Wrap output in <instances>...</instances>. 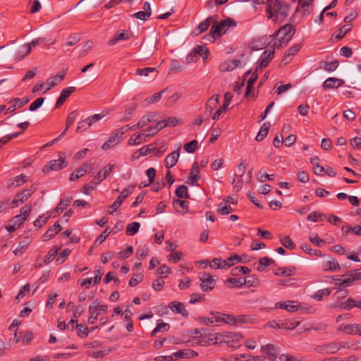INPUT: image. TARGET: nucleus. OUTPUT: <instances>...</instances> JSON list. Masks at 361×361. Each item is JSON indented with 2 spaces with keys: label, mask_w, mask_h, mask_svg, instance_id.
<instances>
[{
  "label": "nucleus",
  "mask_w": 361,
  "mask_h": 361,
  "mask_svg": "<svg viewBox=\"0 0 361 361\" xmlns=\"http://www.w3.org/2000/svg\"><path fill=\"white\" fill-rule=\"evenodd\" d=\"M267 17L274 21L283 20L288 14L289 5L283 0H266Z\"/></svg>",
  "instance_id": "nucleus-1"
},
{
  "label": "nucleus",
  "mask_w": 361,
  "mask_h": 361,
  "mask_svg": "<svg viewBox=\"0 0 361 361\" xmlns=\"http://www.w3.org/2000/svg\"><path fill=\"white\" fill-rule=\"evenodd\" d=\"M295 32V27L291 24H286L280 27L277 32L269 35V37L273 40L277 37L278 42H275L273 44L274 48L280 49L283 45H286L291 39Z\"/></svg>",
  "instance_id": "nucleus-2"
},
{
  "label": "nucleus",
  "mask_w": 361,
  "mask_h": 361,
  "mask_svg": "<svg viewBox=\"0 0 361 361\" xmlns=\"http://www.w3.org/2000/svg\"><path fill=\"white\" fill-rule=\"evenodd\" d=\"M236 26V22L231 18H226L220 22L214 21L209 30V35L212 37L215 38L220 37L231 27Z\"/></svg>",
  "instance_id": "nucleus-3"
},
{
  "label": "nucleus",
  "mask_w": 361,
  "mask_h": 361,
  "mask_svg": "<svg viewBox=\"0 0 361 361\" xmlns=\"http://www.w3.org/2000/svg\"><path fill=\"white\" fill-rule=\"evenodd\" d=\"M108 307L106 305H99L97 300L94 301L89 307L90 316L87 322L94 324L98 318L100 312H106Z\"/></svg>",
  "instance_id": "nucleus-4"
},
{
  "label": "nucleus",
  "mask_w": 361,
  "mask_h": 361,
  "mask_svg": "<svg viewBox=\"0 0 361 361\" xmlns=\"http://www.w3.org/2000/svg\"><path fill=\"white\" fill-rule=\"evenodd\" d=\"M32 210V207L30 204H27L24 205L20 209V214L15 216L11 221V223L16 225L18 228H19L24 221L29 216Z\"/></svg>",
  "instance_id": "nucleus-5"
},
{
  "label": "nucleus",
  "mask_w": 361,
  "mask_h": 361,
  "mask_svg": "<svg viewBox=\"0 0 361 361\" xmlns=\"http://www.w3.org/2000/svg\"><path fill=\"white\" fill-rule=\"evenodd\" d=\"M35 190L36 188L33 186H31L30 188L17 193L11 202L13 204L12 207H16L19 204L24 203L35 192Z\"/></svg>",
  "instance_id": "nucleus-6"
},
{
  "label": "nucleus",
  "mask_w": 361,
  "mask_h": 361,
  "mask_svg": "<svg viewBox=\"0 0 361 361\" xmlns=\"http://www.w3.org/2000/svg\"><path fill=\"white\" fill-rule=\"evenodd\" d=\"M342 345L337 342H331L324 345H319L315 350L320 354H334L339 351Z\"/></svg>",
  "instance_id": "nucleus-7"
},
{
  "label": "nucleus",
  "mask_w": 361,
  "mask_h": 361,
  "mask_svg": "<svg viewBox=\"0 0 361 361\" xmlns=\"http://www.w3.org/2000/svg\"><path fill=\"white\" fill-rule=\"evenodd\" d=\"M67 166V162L65 159L60 157L58 159L51 160L47 165H45L42 171L44 173H48L51 170H59Z\"/></svg>",
  "instance_id": "nucleus-8"
},
{
  "label": "nucleus",
  "mask_w": 361,
  "mask_h": 361,
  "mask_svg": "<svg viewBox=\"0 0 361 361\" xmlns=\"http://www.w3.org/2000/svg\"><path fill=\"white\" fill-rule=\"evenodd\" d=\"M200 279L201 281L200 288L203 291H210L214 288V281L210 274L203 272Z\"/></svg>",
  "instance_id": "nucleus-9"
},
{
  "label": "nucleus",
  "mask_w": 361,
  "mask_h": 361,
  "mask_svg": "<svg viewBox=\"0 0 361 361\" xmlns=\"http://www.w3.org/2000/svg\"><path fill=\"white\" fill-rule=\"evenodd\" d=\"M322 268L325 271H336L340 269V265L334 258L328 256L322 262Z\"/></svg>",
  "instance_id": "nucleus-10"
},
{
  "label": "nucleus",
  "mask_w": 361,
  "mask_h": 361,
  "mask_svg": "<svg viewBox=\"0 0 361 361\" xmlns=\"http://www.w3.org/2000/svg\"><path fill=\"white\" fill-rule=\"evenodd\" d=\"M300 44H295L292 45L285 53L283 59H281V64L286 65L288 64L293 59V56L295 55L299 50L301 49Z\"/></svg>",
  "instance_id": "nucleus-11"
},
{
  "label": "nucleus",
  "mask_w": 361,
  "mask_h": 361,
  "mask_svg": "<svg viewBox=\"0 0 361 361\" xmlns=\"http://www.w3.org/2000/svg\"><path fill=\"white\" fill-rule=\"evenodd\" d=\"M217 19V16H212L210 17H208L205 20H204L202 22H201L198 26L194 30L193 32L195 35H199L206 31L212 23H214Z\"/></svg>",
  "instance_id": "nucleus-12"
},
{
  "label": "nucleus",
  "mask_w": 361,
  "mask_h": 361,
  "mask_svg": "<svg viewBox=\"0 0 361 361\" xmlns=\"http://www.w3.org/2000/svg\"><path fill=\"white\" fill-rule=\"evenodd\" d=\"M262 351L265 354V358L274 361L279 355V349L272 344H267L262 347Z\"/></svg>",
  "instance_id": "nucleus-13"
},
{
  "label": "nucleus",
  "mask_w": 361,
  "mask_h": 361,
  "mask_svg": "<svg viewBox=\"0 0 361 361\" xmlns=\"http://www.w3.org/2000/svg\"><path fill=\"white\" fill-rule=\"evenodd\" d=\"M314 0H298V6L296 11L302 12L303 15H309L312 11V3Z\"/></svg>",
  "instance_id": "nucleus-14"
},
{
  "label": "nucleus",
  "mask_w": 361,
  "mask_h": 361,
  "mask_svg": "<svg viewBox=\"0 0 361 361\" xmlns=\"http://www.w3.org/2000/svg\"><path fill=\"white\" fill-rule=\"evenodd\" d=\"M114 167V164H109L104 166L99 173L95 176L94 180L96 182H94V185H97L102 181H103L105 178H106L110 173H111Z\"/></svg>",
  "instance_id": "nucleus-15"
},
{
  "label": "nucleus",
  "mask_w": 361,
  "mask_h": 361,
  "mask_svg": "<svg viewBox=\"0 0 361 361\" xmlns=\"http://www.w3.org/2000/svg\"><path fill=\"white\" fill-rule=\"evenodd\" d=\"M274 54V47L271 50H269V53L267 54V51H264L262 54L261 55L259 61H258V65L257 67L258 68L262 69L265 67H267L270 62V61L272 59Z\"/></svg>",
  "instance_id": "nucleus-16"
},
{
  "label": "nucleus",
  "mask_w": 361,
  "mask_h": 361,
  "mask_svg": "<svg viewBox=\"0 0 361 361\" xmlns=\"http://www.w3.org/2000/svg\"><path fill=\"white\" fill-rule=\"evenodd\" d=\"M130 194L129 189L126 188L123 190L119 196L116 198V200L110 205V208L113 209V211L109 212L110 214H112L114 211H116L123 202L125 199Z\"/></svg>",
  "instance_id": "nucleus-17"
},
{
  "label": "nucleus",
  "mask_w": 361,
  "mask_h": 361,
  "mask_svg": "<svg viewBox=\"0 0 361 361\" xmlns=\"http://www.w3.org/2000/svg\"><path fill=\"white\" fill-rule=\"evenodd\" d=\"M200 169L197 162L193 164L188 176V183L191 185H197V180L200 179Z\"/></svg>",
  "instance_id": "nucleus-18"
},
{
  "label": "nucleus",
  "mask_w": 361,
  "mask_h": 361,
  "mask_svg": "<svg viewBox=\"0 0 361 361\" xmlns=\"http://www.w3.org/2000/svg\"><path fill=\"white\" fill-rule=\"evenodd\" d=\"M170 310L176 314H181L183 317H188L189 314L185 310L184 305L178 301H173L169 304Z\"/></svg>",
  "instance_id": "nucleus-19"
},
{
  "label": "nucleus",
  "mask_w": 361,
  "mask_h": 361,
  "mask_svg": "<svg viewBox=\"0 0 361 361\" xmlns=\"http://www.w3.org/2000/svg\"><path fill=\"white\" fill-rule=\"evenodd\" d=\"M180 145L177 150L172 152L167 155L165 159V166L167 169L172 168L176 165L180 155Z\"/></svg>",
  "instance_id": "nucleus-20"
},
{
  "label": "nucleus",
  "mask_w": 361,
  "mask_h": 361,
  "mask_svg": "<svg viewBox=\"0 0 361 361\" xmlns=\"http://www.w3.org/2000/svg\"><path fill=\"white\" fill-rule=\"evenodd\" d=\"M121 140V139L114 132H113L109 137L108 140L102 145V149L103 150L111 149L117 145Z\"/></svg>",
  "instance_id": "nucleus-21"
},
{
  "label": "nucleus",
  "mask_w": 361,
  "mask_h": 361,
  "mask_svg": "<svg viewBox=\"0 0 361 361\" xmlns=\"http://www.w3.org/2000/svg\"><path fill=\"white\" fill-rule=\"evenodd\" d=\"M239 63L240 61L238 59L225 61L219 65V69L221 72L231 71L235 68Z\"/></svg>",
  "instance_id": "nucleus-22"
},
{
  "label": "nucleus",
  "mask_w": 361,
  "mask_h": 361,
  "mask_svg": "<svg viewBox=\"0 0 361 361\" xmlns=\"http://www.w3.org/2000/svg\"><path fill=\"white\" fill-rule=\"evenodd\" d=\"M344 84V81L341 79H338L336 78H329L326 79L322 87L324 90L331 89V88H338Z\"/></svg>",
  "instance_id": "nucleus-23"
},
{
  "label": "nucleus",
  "mask_w": 361,
  "mask_h": 361,
  "mask_svg": "<svg viewBox=\"0 0 361 361\" xmlns=\"http://www.w3.org/2000/svg\"><path fill=\"white\" fill-rule=\"evenodd\" d=\"M71 200L72 197L61 199L57 207L54 209V211L51 212L49 214H51V216L56 217L59 212H63L69 206V204L71 202Z\"/></svg>",
  "instance_id": "nucleus-24"
},
{
  "label": "nucleus",
  "mask_w": 361,
  "mask_h": 361,
  "mask_svg": "<svg viewBox=\"0 0 361 361\" xmlns=\"http://www.w3.org/2000/svg\"><path fill=\"white\" fill-rule=\"evenodd\" d=\"M64 77H65V73H61L59 75L49 78L46 81L47 87H46V90L44 92V93H45L47 91H49L50 89H51L54 86H56L59 82H60L64 79Z\"/></svg>",
  "instance_id": "nucleus-25"
},
{
  "label": "nucleus",
  "mask_w": 361,
  "mask_h": 361,
  "mask_svg": "<svg viewBox=\"0 0 361 361\" xmlns=\"http://www.w3.org/2000/svg\"><path fill=\"white\" fill-rule=\"evenodd\" d=\"M31 51V47L29 44L21 45L16 51L15 59L16 61H20L24 57L27 56Z\"/></svg>",
  "instance_id": "nucleus-26"
},
{
  "label": "nucleus",
  "mask_w": 361,
  "mask_h": 361,
  "mask_svg": "<svg viewBox=\"0 0 361 361\" xmlns=\"http://www.w3.org/2000/svg\"><path fill=\"white\" fill-rule=\"evenodd\" d=\"M142 11L135 13L133 16L137 19L146 20L151 16V8L149 2H145Z\"/></svg>",
  "instance_id": "nucleus-27"
},
{
  "label": "nucleus",
  "mask_w": 361,
  "mask_h": 361,
  "mask_svg": "<svg viewBox=\"0 0 361 361\" xmlns=\"http://www.w3.org/2000/svg\"><path fill=\"white\" fill-rule=\"evenodd\" d=\"M294 301L287 300L286 302H277L276 304V307L286 310L290 312H294L298 310L299 306L298 305H294Z\"/></svg>",
  "instance_id": "nucleus-28"
},
{
  "label": "nucleus",
  "mask_w": 361,
  "mask_h": 361,
  "mask_svg": "<svg viewBox=\"0 0 361 361\" xmlns=\"http://www.w3.org/2000/svg\"><path fill=\"white\" fill-rule=\"evenodd\" d=\"M61 230V226L58 222H56L50 227L43 235V240L46 241L52 238L56 233Z\"/></svg>",
  "instance_id": "nucleus-29"
},
{
  "label": "nucleus",
  "mask_w": 361,
  "mask_h": 361,
  "mask_svg": "<svg viewBox=\"0 0 361 361\" xmlns=\"http://www.w3.org/2000/svg\"><path fill=\"white\" fill-rule=\"evenodd\" d=\"M31 243V240L29 238H26L24 240L19 242L17 247L13 250V253L16 255H23L27 249L29 245Z\"/></svg>",
  "instance_id": "nucleus-30"
},
{
  "label": "nucleus",
  "mask_w": 361,
  "mask_h": 361,
  "mask_svg": "<svg viewBox=\"0 0 361 361\" xmlns=\"http://www.w3.org/2000/svg\"><path fill=\"white\" fill-rule=\"evenodd\" d=\"M27 178L26 176L20 174L16 176L14 179H11L8 180L7 184L8 188H14L20 186L22 183H26Z\"/></svg>",
  "instance_id": "nucleus-31"
},
{
  "label": "nucleus",
  "mask_w": 361,
  "mask_h": 361,
  "mask_svg": "<svg viewBox=\"0 0 361 361\" xmlns=\"http://www.w3.org/2000/svg\"><path fill=\"white\" fill-rule=\"evenodd\" d=\"M338 330L347 334H358V324L341 325Z\"/></svg>",
  "instance_id": "nucleus-32"
},
{
  "label": "nucleus",
  "mask_w": 361,
  "mask_h": 361,
  "mask_svg": "<svg viewBox=\"0 0 361 361\" xmlns=\"http://www.w3.org/2000/svg\"><path fill=\"white\" fill-rule=\"evenodd\" d=\"M242 261L241 257L237 255L233 254L225 260H224V265L225 266V269H227L228 267H231L235 264L240 262Z\"/></svg>",
  "instance_id": "nucleus-33"
},
{
  "label": "nucleus",
  "mask_w": 361,
  "mask_h": 361,
  "mask_svg": "<svg viewBox=\"0 0 361 361\" xmlns=\"http://www.w3.org/2000/svg\"><path fill=\"white\" fill-rule=\"evenodd\" d=\"M338 64L339 62L338 60H334L330 62L322 61L320 62V67L328 72H332L336 69V68L338 66Z\"/></svg>",
  "instance_id": "nucleus-34"
},
{
  "label": "nucleus",
  "mask_w": 361,
  "mask_h": 361,
  "mask_svg": "<svg viewBox=\"0 0 361 361\" xmlns=\"http://www.w3.org/2000/svg\"><path fill=\"white\" fill-rule=\"evenodd\" d=\"M154 118V114L153 113H149L145 116H143L140 121L137 123V128H142L147 126L152 120Z\"/></svg>",
  "instance_id": "nucleus-35"
},
{
  "label": "nucleus",
  "mask_w": 361,
  "mask_h": 361,
  "mask_svg": "<svg viewBox=\"0 0 361 361\" xmlns=\"http://www.w3.org/2000/svg\"><path fill=\"white\" fill-rule=\"evenodd\" d=\"M87 166L84 165L78 169H75L70 176V180L75 181L78 180L79 178L83 176L87 172Z\"/></svg>",
  "instance_id": "nucleus-36"
},
{
  "label": "nucleus",
  "mask_w": 361,
  "mask_h": 361,
  "mask_svg": "<svg viewBox=\"0 0 361 361\" xmlns=\"http://www.w3.org/2000/svg\"><path fill=\"white\" fill-rule=\"evenodd\" d=\"M146 175L148 177V182L147 183H141L139 185V187L144 188L149 186L151 183H152L154 180L155 176H156V170L154 168H149L146 171Z\"/></svg>",
  "instance_id": "nucleus-37"
},
{
  "label": "nucleus",
  "mask_w": 361,
  "mask_h": 361,
  "mask_svg": "<svg viewBox=\"0 0 361 361\" xmlns=\"http://www.w3.org/2000/svg\"><path fill=\"white\" fill-rule=\"evenodd\" d=\"M270 128V123L265 122L263 123L262 126L260 128L259 132L255 137V140L258 142L262 141L268 134L269 130Z\"/></svg>",
  "instance_id": "nucleus-38"
},
{
  "label": "nucleus",
  "mask_w": 361,
  "mask_h": 361,
  "mask_svg": "<svg viewBox=\"0 0 361 361\" xmlns=\"http://www.w3.org/2000/svg\"><path fill=\"white\" fill-rule=\"evenodd\" d=\"M258 67L256 68L255 72H253L250 76V78L247 80V90L245 92V96L247 97L253 87V85L256 80H257V73Z\"/></svg>",
  "instance_id": "nucleus-39"
},
{
  "label": "nucleus",
  "mask_w": 361,
  "mask_h": 361,
  "mask_svg": "<svg viewBox=\"0 0 361 361\" xmlns=\"http://www.w3.org/2000/svg\"><path fill=\"white\" fill-rule=\"evenodd\" d=\"M275 261L268 257H264L261 258L259 261V266L257 267V271H263L265 267L274 264Z\"/></svg>",
  "instance_id": "nucleus-40"
},
{
  "label": "nucleus",
  "mask_w": 361,
  "mask_h": 361,
  "mask_svg": "<svg viewBox=\"0 0 361 361\" xmlns=\"http://www.w3.org/2000/svg\"><path fill=\"white\" fill-rule=\"evenodd\" d=\"M233 211L231 205L226 202H222L218 205L217 212L221 215H227Z\"/></svg>",
  "instance_id": "nucleus-41"
},
{
  "label": "nucleus",
  "mask_w": 361,
  "mask_h": 361,
  "mask_svg": "<svg viewBox=\"0 0 361 361\" xmlns=\"http://www.w3.org/2000/svg\"><path fill=\"white\" fill-rule=\"evenodd\" d=\"M176 354L181 358H190L198 355L197 352L191 349L180 350L176 352Z\"/></svg>",
  "instance_id": "nucleus-42"
},
{
  "label": "nucleus",
  "mask_w": 361,
  "mask_h": 361,
  "mask_svg": "<svg viewBox=\"0 0 361 361\" xmlns=\"http://www.w3.org/2000/svg\"><path fill=\"white\" fill-rule=\"evenodd\" d=\"M140 224L139 222H133L126 226V233L127 235H134L139 230Z\"/></svg>",
  "instance_id": "nucleus-43"
},
{
  "label": "nucleus",
  "mask_w": 361,
  "mask_h": 361,
  "mask_svg": "<svg viewBox=\"0 0 361 361\" xmlns=\"http://www.w3.org/2000/svg\"><path fill=\"white\" fill-rule=\"evenodd\" d=\"M243 283L247 287H257L259 284V281L255 276L251 275L243 278Z\"/></svg>",
  "instance_id": "nucleus-44"
},
{
  "label": "nucleus",
  "mask_w": 361,
  "mask_h": 361,
  "mask_svg": "<svg viewBox=\"0 0 361 361\" xmlns=\"http://www.w3.org/2000/svg\"><path fill=\"white\" fill-rule=\"evenodd\" d=\"M61 249L60 247L54 246L48 252L47 256L44 259V263L49 264L51 261H52L58 254V252Z\"/></svg>",
  "instance_id": "nucleus-45"
},
{
  "label": "nucleus",
  "mask_w": 361,
  "mask_h": 361,
  "mask_svg": "<svg viewBox=\"0 0 361 361\" xmlns=\"http://www.w3.org/2000/svg\"><path fill=\"white\" fill-rule=\"evenodd\" d=\"M136 105H133L131 106H129L128 107L125 112H124V114L122 117V118H121V121H130L133 116V114H134V112L136 109Z\"/></svg>",
  "instance_id": "nucleus-46"
},
{
  "label": "nucleus",
  "mask_w": 361,
  "mask_h": 361,
  "mask_svg": "<svg viewBox=\"0 0 361 361\" xmlns=\"http://www.w3.org/2000/svg\"><path fill=\"white\" fill-rule=\"evenodd\" d=\"M192 51L195 54L197 57L201 56L203 59L207 58L208 49L204 46H197L193 49Z\"/></svg>",
  "instance_id": "nucleus-47"
},
{
  "label": "nucleus",
  "mask_w": 361,
  "mask_h": 361,
  "mask_svg": "<svg viewBox=\"0 0 361 361\" xmlns=\"http://www.w3.org/2000/svg\"><path fill=\"white\" fill-rule=\"evenodd\" d=\"M141 136L142 133H135L133 135H131L128 140V145H138L141 144L142 142H145L146 140H142Z\"/></svg>",
  "instance_id": "nucleus-48"
},
{
  "label": "nucleus",
  "mask_w": 361,
  "mask_h": 361,
  "mask_svg": "<svg viewBox=\"0 0 361 361\" xmlns=\"http://www.w3.org/2000/svg\"><path fill=\"white\" fill-rule=\"evenodd\" d=\"M356 301L357 300L349 298L340 305V307L348 310H351L354 307H356Z\"/></svg>",
  "instance_id": "nucleus-49"
},
{
  "label": "nucleus",
  "mask_w": 361,
  "mask_h": 361,
  "mask_svg": "<svg viewBox=\"0 0 361 361\" xmlns=\"http://www.w3.org/2000/svg\"><path fill=\"white\" fill-rule=\"evenodd\" d=\"M280 242L281 245L290 250H294L295 248V245L293 241L290 239L289 236H284L281 238Z\"/></svg>",
  "instance_id": "nucleus-50"
},
{
  "label": "nucleus",
  "mask_w": 361,
  "mask_h": 361,
  "mask_svg": "<svg viewBox=\"0 0 361 361\" xmlns=\"http://www.w3.org/2000/svg\"><path fill=\"white\" fill-rule=\"evenodd\" d=\"M184 70V66H182L178 61L173 60L170 64L169 72L179 73Z\"/></svg>",
  "instance_id": "nucleus-51"
},
{
  "label": "nucleus",
  "mask_w": 361,
  "mask_h": 361,
  "mask_svg": "<svg viewBox=\"0 0 361 361\" xmlns=\"http://www.w3.org/2000/svg\"><path fill=\"white\" fill-rule=\"evenodd\" d=\"M331 293V289L329 288H324L318 290L317 293H315L314 298L317 300H322L324 298H327Z\"/></svg>",
  "instance_id": "nucleus-52"
},
{
  "label": "nucleus",
  "mask_w": 361,
  "mask_h": 361,
  "mask_svg": "<svg viewBox=\"0 0 361 361\" xmlns=\"http://www.w3.org/2000/svg\"><path fill=\"white\" fill-rule=\"evenodd\" d=\"M250 271H251L250 269H249L247 267L239 266V267H236L232 269L231 274L233 276H238L240 274H248L250 272Z\"/></svg>",
  "instance_id": "nucleus-53"
},
{
  "label": "nucleus",
  "mask_w": 361,
  "mask_h": 361,
  "mask_svg": "<svg viewBox=\"0 0 361 361\" xmlns=\"http://www.w3.org/2000/svg\"><path fill=\"white\" fill-rule=\"evenodd\" d=\"M149 249L147 246H141L137 248L136 252V257L137 259L142 260L144 259L147 255H148Z\"/></svg>",
  "instance_id": "nucleus-54"
},
{
  "label": "nucleus",
  "mask_w": 361,
  "mask_h": 361,
  "mask_svg": "<svg viewBox=\"0 0 361 361\" xmlns=\"http://www.w3.org/2000/svg\"><path fill=\"white\" fill-rule=\"evenodd\" d=\"M166 91V89L162 90L159 92H157L154 94L153 95L147 97L145 99V102H147L148 104H153L160 100L161 98L162 94Z\"/></svg>",
  "instance_id": "nucleus-55"
},
{
  "label": "nucleus",
  "mask_w": 361,
  "mask_h": 361,
  "mask_svg": "<svg viewBox=\"0 0 361 361\" xmlns=\"http://www.w3.org/2000/svg\"><path fill=\"white\" fill-rule=\"evenodd\" d=\"M198 147V142L193 140L190 142L184 145V149L188 153H193Z\"/></svg>",
  "instance_id": "nucleus-56"
},
{
  "label": "nucleus",
  "mask_w": 361,
  "mask_h": 361,
  "mask_svg": "<svg viewBox=\"0 0 361 361\" xmlns=\"http://www.w3.org/2000/svg\"><path fill=\"white\" fill-rule=\"evenodd\" d=\"M111 231L109 230V228H105L94 242V245L97 246L102 244L109 235Z\"/></svg>",
  "instance_id": "nucleus-57"
},
{
  "label": "nucleus",
  "mask_w": 361,
  "mask_h": 361,
  "mask_svg": "<svg viewBox=\"0 0 361 361\" xmlns=\"http://www.w3.org/2000/svg\"><path fill=\"white\" fill-rule=\"evenodd\" d=\"M175 193H176V195L178 198H188V188L184 185L179 186L176 190Z\"/></svg>",
  "instance_id": "nucleus-58"
},
{
  "label": "nucleus",
  "mask_w": 361,
  "mask_h": 361,
  "mask_svg": "<svg viewBox=\"0 0 361 361\" xmlns=\"http://www.w3.org/2000/svg\"><path fill=\"white\" fill-rule=\"evenodd\" d=\"M51 217V214H49V215L47 216H44V214L40 215L39 218L34 221V226L35 227L41 228L44 224H45L47 222L49 219H50Z\"/></svg>",
  "instance_id": "nucleus-59"
},
{
  "label": "nucleus",
  "mask_w": 361,
  "mask_h": 361,
  "mask_svg": "<svg viewBox=\"0 0 361 361\" xmlns=\"http://www.w3.org/2000/svg\"><path fill=\"white\" fill-rule=\"evenodd\" d=\"M350 30L351 27L350 25H343L336 31L335 37L341 39Z\"/></svg>",
  "instance_id": "nucleus-60"
},
{
  "label": "nucleus",
  "mask_w": 361,
  "mask_h": 361,
  "mask_svg": "<svg viewBox=\"0 0 361 361\" xmlns=\"http://www.w3.org/2000/svg\"><path fill=\"white\" fill-rule=\"evenodd\" d=\"M133 252V248L131 245H128L124 250L118 253V257L121 259L128 258Z\"/></svg>",
  "instance_id": "nucleus-61"
},
{
  "label": "nucleus",
  "mask_w": 361,
  "mask_h": 361,
  "mask_svg": "<svg viewBox=\"0 0 361 361\" xmlns=\"http://www.w3.org/2000/svg\"><path fill=\"white\" fill-rule=\"evenodd\" d=\"M75 328L78 329V336L85 338L88 336L89 330L85 324H76Z\"/></svg>",
  "instance_id": "nucleus-62"
},
{
  "label": "nucleus",
  "mask_w": 361,
  "mask_h": 361,
  "mask_svg": "<svg viewBox=\"0 0 361 361\" xmlns=\"http://www.w3.org/2000/svg\"><path fill=\"white\" fill-rule=\"evenodd\" d=\"M210 267L212 269H225L224 265V260L221 258H214L209 262Z\"/></svg>",
  "instance_id": "nucleus-63"
},
{
  "label": "nucleus",
  "mask_w": 361,
  "mask_h": 361,
  "mask_svg": "<svg viewBox=\"0 0 361 361\" xmlns=\"http://www.w3.org/2000/svg\"><path fill=\"white\" fill-rule=\"evenodd\" d=\"M181 123L180 121L176 117H169L167 119L164 120V126L175 127Z\"/></svg>",
  "instance_id": "nucleus-64"
}]
</instances>
